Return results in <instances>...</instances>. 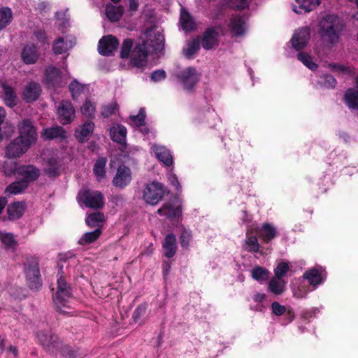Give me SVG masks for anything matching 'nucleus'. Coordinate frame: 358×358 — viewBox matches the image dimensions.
I'll return each mask as SVG.
<instances>
[{
    "label": "nucleus",
    "instance_id": "bf43d9fd",
    "mask_svg": "<svg viewBox=\"0 0 358 358\" xmlns=\"http://www.w3.org/2000/svg\"><path fill=\"white\" fill-rule=\"evenodd\" d=\"M271 310L273 314L277 316L283 315L286 311L285 306L280 305L278 302L275 301L271 304Z\"/></svg>",
    "mask_w": 358,
    "mask_h": 358
},
{
    "label": "nucleus",
    "instance_id": "5701e85b",
    "mask_svg": "<svg viewBox=\"0 0 358 358\" xmlns=\"http://www.w3.org/2000/svg\"><path fill=\"white\" fill-rule=\"evenodd\" d=\"M229 27L231 32L234 36H242L246 31L245 20L243 17L233 15L231 18Z\"/></svg>",
    "mask_w": 358,
    "mask_h": 358
},
{
    "label": "nucleus",
    "instance_id": "052dcab7",
    "mask_svg": "<svg viewBox=\"0 0 358 358\" xmlns=\"http://www.w3.org/2000/svg\"><path fill=\"white\" fill-rule=\"evenodd\" d=\"M167 176L170 183L174 186L177 190H181V185L177 176L171 171L168 173Z\"/></svg>",
    "mask_w": 358,
    "mask_h": 358
},
{
    "label": "nucleus",
    "instance_id": "9d476101",
    "mask_svg": "<svg viewBox=\"0 0 358 358\" xmlns=\"http://www.w3.org/2000/svg\"><path fill=\"white\" fill-rule=\"evenodd\" d=\"M57 118L62 124H70L75 118V109L71 101H62L57 108Z\"/></svg>",
    "mask_w": 358,
    "mask_h": 358
},
{
    "label": "nucleus",
    "instance_id": "2eb2a0df",
    "mask_svg": "<svg viewBox=\"0 0 358 358\" xmlns=\"http://www.w3.org/2000/svg\"><path fill=\"white\" fill-rule=\"evenodd\" d=\"M131 180L130 169L122 165L117 169V173L113 180V185L120 188L126 187Z\"/></svg>",
    "mask_w": 358,
    "mask_h": 358
},
{
    "label": "nucleus",
    "instance_id": "cd10ccee",
    "mask_svg": "<svg viewBox=\"0 0 358 358\" xmlns=\"http://www.w3.org/2000/svg\"><path fill=\"white\" fill-rule=\"evenodd\" d=\"M94 129V124L92 122H86L76 131L75 136L80 142H85L92 134Z\"/></svg>",
    "mask_w": 358,
    "mask_h": 358
},
{
    "label": "nucleus",
    "instance_id": "aec40b11",
    "mask_svg": "<svg viewBox=\"0 0 358 358\" xmlns=\"http://www.w3.org/2000/svg\"><path fill=\"white\" fill-rule=\"evenodd\" d=\"M321 3V0H296L293 11L297 14H306L315 10Z\"/></svg>",
    "mask_w": 358,
    "mask_h": 358
},
{
    "label": "nucleus",
    "instance_id": "f8f14e48",
    "mask_svg": "<svg viewBox=\"0 0 358 358\" xmlns=\"http://www.w3.org/2000/svg\"><path fill=\"white\" fill-rule=\"evenodd\" d=\"M310 37V31L308 27L299 29L291 39L292 47L296 50L303 49L308 44Z\"/></svg>",
    "mask_w": 358,
    "mask_h": 358
},
{
    "label": "nucleus",
    "instance_id": "864d4df0",
    "mask_svg": "<svg viewBox=\"0 0 358 358\" xmlns=\"http://www.w3.org/2000/svg\"><path fill=\"white\" fill-rule=\"evenodd\" d=\"M81 113L86 117H92L95 113V105L89 100H86L80 108Z\"/></svg>",
    "mask_w": 358,
    "mask_h": 358
},
{
    "label": "nucleus",
    "instance_id": "13d9d810",
    "mask_svg": "<svg viewBox=\"0 0 358 358\" xmlns=\"http://www.w3.org/2000/svg\"><path fill=\"white\" fill-rule=\"evenodd\" d=\"M191 238H192L191 232L186 229H183L181 233V235L180 236V242L181 246L184 248H187L189 245Z\"/></svg>",
    "mask_w": 358,
    "mask_h": 358
},
{
    "label": "nucleus",
    "instance_id": "e2e57ef3",
    "mask_svg": "<svg viewBox=\"0 0 358 358\" xmlns=\"http://www.w3.org/2000/svg\"><path fill=\"white\" fill-rule=\"evenodd\" d=\"M166 78V72L164 70H156L152 72L151 79L154 82H159Z\"/></svg>",
    "mask_w": 358,
    "mask_h": 358
},
{
    "label": "nucleus",
    "instance_id": "6e6552de",
    "mask_svg": "<svg viewBox=\"0 0 358 358\" xmlns=\"http://www.w3.org/2000/svg\"><path fill=\"white\" fill-rule=\"evenodd\" d=\"M164 194V185L158 182H152L148 184L144 189L143 199L146 203L156 205L162 199Z\"/></svg>",
    "mask_w": 358,
    "mask_h": 358
},
{
    "label": "nucleus",
    "instance_id": "4c0bfd02",
    "mask_svg": "<svg viewBox=\"0 0 358 358\" xmlns=\"http://www.w3.org/2000/svg\"><path fill=\"white\" fill-rule=\"evenodd\" d=\"M101 234V230L99 228L96 229L93 231L87 232L79 239L78 243L80 245L92 243L100 237Z\"/></svg>",
    "mask_w": 358,
    "mask_h": 358
},
{
    "label": "nucleus",
    "instance_id": "ddd939ff",
    "mask_svg": "<svg viewBox=\"0 0 358 358\" xmlns=\"http://www.w3.org/2000/svg\"><path fill=\"white\" fill-rule=\"evenodd\" d=\"M26 278L28 286L31 289H38L41 287L40 271L38 264L36 262L34 265L26 267Z\"/></svg>",
    "mask_w": 358,
    "mask_h": 358
},
{
    "label": "nucleus",
    "instance_id": "2f4dec72",
    "mask_svg": "<svg viewBox=\"0 0 358 358\" xmlns=\"http://www.w3.org/2000/svg\"><path fill=\"white\" fill-rule=\"evenodd\" d=\"M286 283L283 279L274 276L268 283V289L275 295H280L284 292Z\"/></svg>",
    "mask_w": 358,
    "mask_h": 358
},
{
    "label": "nucleus",
    "instance_id": "0e129e2a",
    "mask_svg": "<svg viewBox=\"0 0 358 358\" xmlns=\"http://www.w3.org/2000/svg\"><path fill=\"white\" fill-rule=\"evenodd\" d=\"M293 296L296 299H303L306 297L307 291L303 290L301 287H293L292 288Z\"/></svg>",
    "mask_w": 358,
    "mask_h": 358
},
{
    "label": "nucleus",
    "instance_id": "7c9ffc66",
    "mask_svg": "<svg viewBox=\"0 0 358 358\" xmlns=\"http://www.w3.org/2000/svg\"><path fill=\"white\" fill-rule=\"evenodd\" d=\"M26 204L24 202H14L8 206L7 213L10 220L21 217L24 213Z\"/></svg>",
    "mask_w": 358,
    "mask_h": 358
},
{
    "label": "nucleus",
    "instance_id": "473e14b6",
    "mask_svg": "<svg viewBox=\"0 0 358 358\" xmlns=\"http://www.w3.org/2000/svg\"><path fill=\"white\" fill-rule=\"evenodd\" d=\"M123 13L122 6H115L112 4H107L106 6V15L111 22L118 21Z\"/></svg>",
    "mask_w": 358,
    "mask_h": 358
},
{
    "label": "nucleus",
    "instance_id": "6e6d98bb",
    "mask_svg": "<svg viewBox=\"0 0 358 358\" xmlns=\"http://www.w3.org/2000/svg\"><path fill=\"white\" fill-rule=\"evenodd\" d=\"M251 0H230V6L236 10H244L248 8Z\"/></svg>",
    "mask_w": 358,
    "mask_h": 358
},
{
    "label": "nucleus",
    "instance_id": "774afa93",
    "mask_svg": "<svg viewBox=\"0 0 358 358\" xmlns=\"http://www.w3.org/2000/svg\"><path fill=\"white\" fill-rule=\"evenodd\" d=\"M266 299V294L264 293H257L254 296V301L257 303L263 301Z\"/></svg>",
    "mask_w": 358,
    "mask_h": 358
},
{
    "label": "nucleus",
    "instance_id": "09e8293b",
    "mask_svg": "<svg viewBox=\"0 0 358 358\" xmlns=\"http://www.w3.org/2000/svg\"><path fill=\"white\" fill-rule=\"evenodd\" d=\"M49 167L45 169V173L49 177H56L59 174V168L56 159H51L48 162Z\"/></svg>",
    "mask_w": 358,
    "mask_h": 358
},
{
    "label": "nucleus",
    "instance_id": "20e7f679",
    "mask_svg": "<svg viewBox=\"0 0 358 358\" xmlns=\"http://www.w3.org/2000/svg\"><path fill=\"white\" fill-rule=\"evenodd\" d=\"M71 299V289L70 286L66 282L63 275L57 278V290L53 296V301L58 311L61 313L68 315H72L73 308Z\"/></svg>",
    "mask_w": 358,
    "mask_h": 358
},
{
    "label": "nucleus",
    "instance_id": "4d7b16f0",
    "mask_svg": "<svg viewBox=\"0 0 358 358\" xmlns=\"http://www.w3.org/2000/svg\"><path fill=\"white\" fill-rule=\"evenodd\" d=\"M200 48V41L199 39H194L187 45V49L186 50V55L190 57L195 54Z\"/></svg>",
    "mask_w": 358,
    "mask_h": 358
},
{
    "label": "nucleus",
    "instance_id": "a878e982",
    "mask_svg": "<svg viewBox=\"0 0 358 358\" xmlns=\"http://www.w3.org/2000/svg\"><path fill=\"white\" fill-rule=\"evenodd\" d=\"M260 238L266 243H269L278 234L276 228L271 224L264 223L259 229Z\"/></svg>",
    "mask_w": 358,
    "mask_h": 358
},
{
    "label": "nucleus",
    "instance_id": "338daca9",
    "mask_svg": "<svg viewBox=\"0 0 358 358\" xmlns=\"http://www.w3.org/2000/svg\"><path fill=\"white\" fill-rule=\"evenodd\" d=\"M171 263L169 262H163L162 264V268H163V273L164 275L166 276L169 274L170 270H171Z\"/></svg>",
    "mask_w": 358,
    "mask_h": 358
},
{
    "label": "nucleus",
    "instance_id": "4be33fe9",
    "mask_svg": "<svg viewBox=\"0 0 358 358\" xmlns=\"http://www.w3.org/2000/svg\"><path fill=\"white\" fill-rule=\"evenodd\" d=\"M41 136L44 140H52L55 138L63 140L67 138V132L62 127L57 125L55 127L44 129L41 132Z\"/></svg>",
    "mask_w": 358,
    "mask_h": 358
},
{
    "label": "nucleus",
    "instance_id": "a18cd8bd",
    "mask_svg": "<svg viewBox=\"0 0 358 358\" xmlns=\"http://www.w3.org/2000/svg\"><path fill=\"white\" fill-rule=\"evenodd\" d=\"M297 58L308 69L313 71L317 69V64L313 61V58L308 54L299 52L297 55Z\"/></svg>",
    "mask_w": 358,
    "mask_h": 358
},
{
    "label": "nucleus",
    "instance_id": "7ed1b4c3",
    "mask_svg": "<svg viewBox=\"0 0 358 358\" xmlns=\"http://www.w3.org/2000/svg\"><path fill=\"white\" fill-rule=\"evenodd\" d=\"M157 42L154 44L153 41L149 44L148 41H143L141 44L137 45L131 55V64L136 67H142L145 65L147 57L149 52H157L164 47V38L162 35L157 34L155 36Z\"/></svg>",
    "mask_w": 358,
    "mask_h": 358
},
{
    "label": "nucleus",
    "instance_id": "6ab92c4d",
    "mask_svg": "<svg viewBox=\"0 0 358 358\" xmlns=\"http://www.w3.org/2000/svg\"><path fill=\"white\" fill-rule=\"evenodd\" d=\"M157 213L169 219L178 217L182 215V206L179 204L175 205L173 201H169L157 210Z\"/></svg>",
    "mask_w": 358,
    "mask_h": 358
},
{
    "label": "nucleus",
    "instance_id": "9b49d317",
    "mask_svg": "<svg viewBox=\"0 0 358 358\" xmlns=\"http://www.w3.org/2000/svg\"><path fill=\"white\" fill-rule=\"evenodd\" d=\"M119 46L117 38L112 35L103 36L98 43L99 53L103 56L112 55Z\"/></svg>",
    "mask_w": 358,
    "mask_h": 358
},
{
    "label": "nucleus",
    "instance_id": "5fc2aeb1",
    "mask_svg": "<svg viewBox=\"0 0 358 358\" xmlns=\"http://www.w3.org/2000/svg\"><path fill=\"white\" fill-rule=\"evenodd\" d=\"M289 270V265L287 262H281L274 269L275 277L282 278Z\"/></svg>",
    "mask_w": 358,
    "mask_h": 358
},
{
    "label": "nucleus",
    "instance_id": "de8ad7c7",
    "mask_svg": "<svg viewBox=\"0 0 358 358\" xmlns=\"http://www.w3.org/2000/svg\"><path fill=\"white\" fill-rule=\"evenodd\" d=\"M32 39H36L41 47H43L45 45H49L46 33L43 29H39L34 31Z\"/></svg>",
    "mask_w": 358,
    "mask_h": 358
},
{
    "label": "nucleus",
    "instance_id": "423d86ee",
    "mask_svg": "<svg viewBox=\"0 0 358 358\" xmlns=\"http://www.w3.org/2000/svg\"><path fill=\"white\" fill-rule=\"evenodd\" d=\"M3 171L7 176H11L17 173L23 178L22 181H26L27 184L37 180L41 173L40 170L33 165H24L17 167V164L14 162L10 164L5 163Z\"/></svg>",
    "mask_w": 358,
    "mask_h": 358
},
{
    "label": "nucleus",
    "instance_id": "39448f33",
    "mask_svg": "<svg viewBox=\"0 0 358 358\" xmlns=\"http://www.w3.org/2000/svg\"><path fill=\"white\" fill-rule=\"evenodd\" d=\"M38 341L46 350L49 351L59 350L61 349L62 355L68 358H75L73 352L69 350L68 346L62 348V341L57 335L53 334L51 331H41L36 334Z\"/></svg>",
    "mask_w": 358,
    "mask_h": 358
},
{
    "label": "nucleus",
    "instance_id": "bb28decb",
    "mask_svg": "<svg viewBox=\"0 0 358 358\" xmlns=\"http://www.w3.org/2000/svg\"><path fill=\"white\" fill-rule=\"evenodd\" d=\"M45 82L48 85H61L62 76L58 69L50 66L46 69Z\"/></svg>",
    "mask_w": 358,
    "mask_h": 358
},
{
    "label": "nucleus",
    "instance_id": "c9c22d12",
    "mask_svg": "<svg viewBox=\"0 0 358 358\" xmlns=\"http://www.w3.org/2000/svg\"><path fill=\"white\" fill-rule=\"evenodd\" d=\"M180 22L182 28L185 31H191L195 26L189 13L183 8L181 9Z\"/></svg>",
    "mask_w": 358,
    "mask_h": 358
},
{
    "label": "nucleus",
    "instance_id": "e433bc0d",
    "mask_svg": "<svg viewBox=\"0 0 358 358\" xmlns=\"http://www.w3.org/2000/svg\"><path fill=\"white\" fill-rule=\"evenodd\" d=\"M73 47L71 41H64L63 38H58L52 45V50L57 55H60L67 52Z\"/></svg>",
    "mask_w": 358,
    "mask_h": 358
},
{
    "label": "nucleus",
    "instance_id": "8fccbe9b",
    "mask_svg": "<svg viewBox=\"0 0 358 358\" xmlns=\"http://www.w3.org/2000/svg\"><path fill=\"white\" fill-rule=\"evenodd\" d=\"M69 87L73 99H76L84 90L83 85L79 83L76 80L72 81Z\"/></svg>",
    "mask_w": 358,
    "mask_h": 358
},
{
    "label": "nucleus",
    "instance_id": "b1692460",
    "mask_svg": "<svg viewBox=\"0 0 358 358\" xmlns=\"http://www.w3.org/2000/svg\"><path fill=\"white\" fill-rule=\"evenodd\" d=\"M162 248L164 255L168 258L173 257L178 248L176 236L173 234H169L164 238L162 244Z\"/></svg>",
    "mask_w": 358,
    "mask_h": 358
},
{
    "label": "nucleus",
    "instance_id": "c756f323",
    "mask_svg": "<svg viewBox=\"0 0 358 358\" xmlns=\"http://www.w3.org/2000/svg\"><path fill=\"white\" fill-rule=\"evenodd\" d=\"M356 88L358 90V76L356 78ZM348 106L351 109L358 108V91L355 88H349L344 96Z\"/></svg>",
    "mask_w": 358,
    "mask_h": 358
},
{
    "label": "nucleus",
    "instance_id": "3c124183",
    "mask_svg": "<svg viewBox=\"0 0 358 358\" xmlns=\"http://www.w3.org/2000/svg\"><path fill=\"white\" fill-rule=\"evenodd\" d=\"M133 47V41L129 38L124 39L120 50V57L122 59L127 58Z\"/></svg>",
    "mask_w": 358,
    "mask_h": 358
},
{
    "label": "nucleus",
    "instance_id": "c03bdc74",
    "mask_svg": "<svg viewBox=\"0 0 358 358\" xmlns=\"http://www.w3.org/2000/svg\"><path fill=\"white\" fill-rule=\"evenodd\" d=\"M329 67L331 69L335 72H338L342 75L351 76L355 73V69L352 66H346L341 64H329Z\"/></svg>",
    "mask_w": 358,
    "mask_h": 358
},
{
    "label": "nucleus",
    "instance_id": "ea45409f",
    "mask_svg": "<svg viewBox=\"0 0 358 358\" xmlns=\"http://www.w3.org/2000/svg\"><path fill=\"white\" fill-rule=\"evenodd\" d=\"M251 275L255 280L263 282L268 280L269 277V271L266 268L260 266H256L251 271Z\"/></svg>",
    "mask_w": 358,
    "mask_h": 358
},
{
    "label": "nucleus",
    "instance_id": "1a4fd4ad",
    "mask_svg": "<svg viewBox=\"0 0 358 358\" xmlns=\"http://www.w3.org/2000/svg\"><path fill=\"white\" fill-rule=\"evenodd\" d=\"M224 34V31L221 26L209 27L205 31L201 44L205 50L214 49L219 45V36Z\"/></svg>",
    "mask_w": 358,
    "mask_h": 358
},
{
    "label": "nucleus",
    "instance_id": "a211bd4d",
    "mask_svg": "<svg viewBox=\"0 0 358 358\" xmlns=\"http://www.w3.org/2000/svg\"><path fill=\"white\" fill-rule=\"evenodd\" d=\"M39 56L40 54L34 43L25 45L21 52L22 60L26 64H34L36 63Z\"/></svg>",
    "mask_w": 358,
    "mask_h": 358
},
{
    "label": "nucleus",
    "instance_id": "72a5a7b5",
    "mask_svg": "<svg viewBox=\"0 0 358 358\" xmlns=\"http://www.w3.org/2000/svg\"><path fill=\"white\" fill-rule=\"evenodd\" d=\"M0 241L7 250H14L17 242L12 233L0 231Z\"/></svg>",
    "mask_w": 358,
    "mask_h": 358
},
{
    "label": "nucleus",
    "instance_id": "412c9836",
    "mask_svg": "<svg viewBox=\"0 0 358 358\" xmlns=\"http://www.w3.org/2000/svg\"><path fill=\"white\" fill-rule=\"evenodd\" d=\"M41 92L40 85L31 82L24 87L22 92V99L27 103L33 102L38 99Z\"/></svg>",
    "mask_w": 358,
    "mask_h": 358
},
{
    "label": "nucleus",
    "instance_id": "f704fd0d",
    "mask_svg": "<svg viewBox=\"0 0 358 358\" xmlns=\"http://www.w3.org/2000/svg\"><path fill=\"white\" fill-rule=\"evenodd\" d=\"M246 238L244 241L243 248L248 252H257L259 250V244L257 238L255 236L250 235L248 231Z\"/></svg>",
    "mask_w": 358,
    "mask_h": 358
},
{
    "label": "nucleus",
    "instance_id": "37998d69",
    "mask_svg": "<svg viewBox=\"0 0 358 358\" xmlns=\"http://www.w3.org/2000/svg\"><path fill=\"white\" fill-rule=\"evenodd\" d=\"M104 220L103 213L96 212L90 214L85 220L86 224L90 227H95L99 225Z\"/></svg>",
    "mask_w": 358,
    "mask_h": 358
},
{
    "label": "nucleus",
    "instance_id": "f03ea898",
    "mask_svg": "<svg viewBox=\"0 0 358 358\" xmlns=\"http://www.w3.org/2000/svg\"><path fill=\"white\" fill-rule=\"evenodd\" d=\"M318 27L322 41L331 46L338 43L344 25L337 15L328 14L322 17Z\"/></svg>",
    "mask_w": 358,
    "mask_h": 358
},
{
    "label": "nucleus",
    "instance_id": "a19ab883",
    "mask_svg": "<svg viewBox=\"0 0 358 358\" xmlns=\"http://www.w3.org/2000/svg\"><path fill=\"white\" fill-rule=\"evenodd\" d=\"M106 162V158L100 157L97 159L94 166V173L96 176L98 180H101L102 178H104L106 175L105 166Z\"/></svg>",
    "mask_w": 358,
    "mask_h": 358
},
{
    "label": "nucleus",
    "instance_id": "f3484780",
    "mask_svg": "<svg viewBox=\"0 0 358 358\" xmlns=\"http://www.w3.org/2000/svg\"><path fill=\"white\" fill-rule=\"evenodd\" d=\"M155 157L164 166H170L173 164V156L169 150L166 147L157 144H153L151 147Z\"/></svg>",
    "mask_w": 358,
    "mask_h": 358
},
{
    "label": "nucleus",
    "instance_id": "603ef678",
    "mask_svg": "<svg viewBox=\"0 0 358 358\" xmlns=\"http://www.w3.org/2000/svg\"><path fill=\"white\" fill-rule=\"evenodd\" d=\"M118 110V106L116 102H112L108 105L104 106L102 108L101 115L103 117H109L115 114Z\"/></svg>",
    "mask_w": 358,
    "mask_h": 358
},
{
    "label": "nucleus",
    "instance_id": "79ce46f5",
    "mask_svg": "<svg viewBox=\"0 0 358 358\" xmlns=\"http://www.w3.org/2000/svg\"><path fill=\"white\" fill-rule=\"evenodd\" d=\"M28 187L26 181H17L11 183L6 187V192L8 194H17L22 193Z\"/></svg>",
    "mask_w": 358,
    "mask_h": 358
},
{
    "label": "nucleus",
    "instance_id": "0eeeda50",
    "mask_svg": "<svg viewBox=\"0 0 358 358\" xmlns=\"http://www.w3.org/2000/svg\"><path fill=\"white\" fill-rule=\"evenodd\" d=\"M78 203L89 208H101L104 204V198L103 194L98 191H92L90 189L80 190L77 196Z\"/></svg>",
    "mask_w": 358,
    "mask_h": 358
},
{
    "label": "nucleus",
    "instance_id": "58836bf2",
    "mask_svg": "<svg viewBox=\"0 0 358 358\" xmlns=\"http://www.w3.org/2000/svg\"><path fill=\"white\" fill-rule=\"evenodd\" d=\"M13 20L11 9L4 7L0 9V31L6 28Z\"/></svg>",
    "mask_w": 358,
    "mask_h": 358
},
{
    "label": "nucleus",
    "instance_id": "680f3d73",
    "mask_svg": "<svg viewBox=\"0 0 358 358\" xmlns=\"http://www.w3.org/2000/svg\"><path fill=\"white\" fill-rule=\"evenodd\" d=\"M337 84L335 78L330 75L324 77L323 85L327 88H334Z\"/></svg>",
    "mask_w": 358,
    "mask_h": 358
},
{
    "label": "nucleus",
    "instance_id": "4468645a",
    "mask_svg": "<svg viewBox=\"0 0 358 358\" xmlns=\"http://www.w3.org/2000/svg\"><path fill=\"white\" fill-rule=\"evenodd\" d=\"M303 278L306 279L310 285L317 287L325 280L326 272L322 267L314 268L306 271Z\"/></svg>",
    "mask_w": 358,
    "mask_h": 358
},
{
    "label": "nucleus",
    "instance_id": "393cba45",
    "mask_svg": "<svg viewBox=\"0 0 358 358\" xmlns=\"http://www.w3.org/2000/svg\"><path fill=\"white\" fill-rule=\"evenodd\" d=\"M180 78L185 88L191 90L198 81V75L196 69L191 67L185 69L181 73Z\"/></svg>",
    "mask_w": 358,
    "mask_h": 358
},
{
    "label": "nucleus",
    "instance_id": "dca6fc26",
    "mask_svg": "<svg viewBox=\"0 0 358 358\" xmlns=\"http://www.w3.org/2000/svg\"><path fill=\"white\" fill-rule=\"evenodd\" d=\"M1 87L2 88V97L5 104L11 108L15 106L18 99L14 87L6 81L1 82Z\"/></svg>",
    "mask_w": 358,
    "mask_h": 358
},
{
    "label": "nucleus",
    "instance_id": "f257e3e1",
    "mask_svg": "<svg viewBox=\"0 0 358 358\" xmlns=\"http://www.w3.org/2000/svg\"><path fill=\"white\" fill-rule=\"evenodd\" d=\"M18 129L20 136L6 148V155L8 158L20 157L37 140L36 128L29 120H23L19 124Z\"/></svg>",
    "mask_w": 358,
    "mask_h": 358
},
{
    "label": "nucleus",
    "instance_id": "49530a36",
    "mask_svg": "<svg viewBox=\"0 0 358 358\" xmlns=\"http://www.w3.org/2000/svg\"><path fill=\"white\" fill-rule=\"evenodd\" d=\"M130 120L133 126L139 127L145 125V110L144 108H141L136 115H131Z\"/></svg>",
    "mask_w": 358,
    "mask_h": 358
},
{
    "label": "nucleus",
    "instance_id": "69168bd1",
    "mask_svg": "<svg viewBox=\"0 0 358 358\" xmlns=\"http://www.w3.org/2000/svg\"><path fill=\"white\" fill-rule=\"evenodd\" d=\"M128 2L129 10L136 11L139 6L138 0H128Z\"/></svg>",
    "mask_w": 358,
    "mask_h": 358
},
{
    "label": "nucleus",
    "instance_id": "c85d7f7f",
    "mask_svg": "<svg viewBox=\"0 0 358 358\" xmlns=\"http://www.w3.org/2000/svg\"><path fill=\"white\" fill-rule=\"evenodd\" d=\"M110 136L113 141L123 144L126 141L127 129L122 124H114L110 129Z\"/></svg>",
    "mask_w": 358,
    "mask_h": 358
}]
</instances>
